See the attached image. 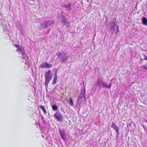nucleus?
Returning <instances> with one entry per match:
<instances>
[{"label": "nucleus", "mask_w": 147, "mask_h": 147, "mask_svg": "<svg viewBox=\"0 0 147 147\" xmlns=\"http://www.w3.org/2000/svg\"><path fill=\"white\" fill-rule=\"evenodd\" d=\"M45 77V85L46 87H47L49 83L53 77L52 74L51 70H49L47 72H46Z\"/></svg>", "instance_id": "obj_1"}, {"label": "nucleus", "mask_w": 147, "mask_h": 147, "mask_svg": "<svg viewBox=\"0 0 147 147\" xmlns=\"http://www.w3.org/2000/svg\"><path fill=\"white\" fill-rule=\"evenodd\" d=\"M56 55L62 63H65L68 59V57L67 54L63 52H58Z\"/></svg>", "instance_id": "obj_2"}, {"label": "nucleus", "mask_w": 147, "mask_h": 147, "mask_svg": "<svg viewBox=\"0 0 147 147\" xmlns=\"http://www.w3.org/2000/svg\"><path fill=\"white\" fill-rule=\"evenodd\" d=\"M58 18L59 19V20L63 22L65 25L67 27L69 26V23L67 21L68 19L65 16L63 15V13H62L61 15H59Z\"/></svg>", "instance_id": "obj_3"}, {"label": "nucleus", "mask_w": 147, "mask_h": 147, "mask_svg": "<svg viewBox=\"0 0 147 147\" xmlns=\"http://www.w3.org/2000/svg\"><path fill=\"white\" fill-rule=\"evenodd\" d=\"M86 99L85 91H82L78 98L77 102L78 104H81L83 100H85Z\"/></svg>", "instance_id": "obj_4"}, {"label": "nucleus", "mask_w": 147, "mask_h": 147, "mask_svg": "<svg viewBox=\"0 0 147 147\" xmlns=\"http://www.w3.org/2000/svg\"><path fill=\"white\" fill-rule=\"evenodd\" d=\"M53 116L58 121H61L63 119V116L59 112H57L55 113L53 115Z\"/></svg>", "instance_id": "obj_5"}, {"label": "nucleus", "mask_w": 147, "mask_h": 147, "mask_svg": "<svg viewBox=\"0 0 147 147\" xmlns=\"http://www.w3.org/2000/svg\"><path fill=\"white\" fill-rule=\"evenodd\" d=\"M22 61L24 63L27 68L29 67L28 58V57L25 56L23 57L22 58Z\"/></svg>", "instance_id": "obj_6"}, {"label": "nucleus", "mask_w": 147, "mask_h": 147, "mask_svg": "<svg viewBox=\"0 0 147 147\" xmlns=\"http://www.w3.org/2000/svg\"><path fill=\"white\" fill-rule=\"evenodd\" d=\"M52 66V65L47 63V62H45V63H42L40 66V67L45 68H49L51 67Z\"/></svg>", "instance_id": "obj_7"}, {"label": "nucleus", "mask_w": 147, "mask_h": 147, "mask_svg": "<svg viewBox=\"0 0 147 147\" xmlns=\"http://www.w3.org/2000/svg\"><path fill=\"white\" fill-rule=\"evenodd\" d=\"M98 85L100 87H101L102 86V87L103 88H106L107 87V83L103 81L100 80H98Z\"/></svg>", "instance_id": "obj_8"}, {"label": "nucleus", "mask_w": 147, "mask_h": 147, "mask_svg": "<svg viewBox=\"0 0 147 147\" xmlns=\"http://www.w3.org/2000/svg\"><path fill=\"white\" fill-rule=\"evenodd\" d=\"M17 51L19 54H20L23 56L25 54L24 48L22 47H19L18 49H17Z\"/></svg>", "instance_id": "obj_9"}, {"label": "nucleus", "mask_w": 147, "mask_h": 147, "mask_svg": "<svg viewBox=\"0 0 147 147\" xmlns=\"http://www.w3.org/2000/svg\"><path fill=\"white\" fill-rule=\"evenodd\" d=\"M59 134L62 139L64 140H65L67 138V136L65 134L63 131L61 130L60 129H59Z\"/></svg>", "instance_id": "obj_10"}, {"label": "nucleus", "mask_w": 147, "mask_h": 147, "mask_svg": "<svg viewBox=\"0 0 147 147\" xmlns=\"http://www.w3.org/2000/svg\"><path fill=\"white\" fill-rule=\"evenodd\" d=\"M111 127L113 128L116 131L117 133V135H118L119 129L118 127L116 125L114 122H113L112 125L111 126Z\"/></svg>", "instance_id": "obj_11"}, {"label": "nucleus", "mask_w": 147, "mask_h": 147, "mask_svg": "<svg viewBox=\"0 0 147 147\" xmlns=\"http://www.w3.org/2000/svg\"><path fill=\"white\" fill-rule=\"evenodd\" d=\"M111 30H113V32H116L117 33L119 31L118 27L117 25H116L115 23H113V26L111 28Z\"/></svg>", "instance_id": "obj_12"}, {"label": "nucleus", "mask_w": 147, "mask_h": 147, "mask_svg": "<svg viewBox=\"0 0 147 147\" xmlns=\"http://www.w3.org/2000/svg\"><path fill=\"white\" fill-rule=\"evenodd\" d=\"M48 27L46 22L45 21L41 24L39 26V28L42 30L46 29Z\"/></svg>", "instance_id": "obj_13"}, {"label": "nucleus", "mask_w": 147, "mask_h": 147, "mask_svg": "<svg viewBox=\"0 0 147 147\" xmlns=\"http://www.w3.org/2000/svg\"><path fill=\"white\" fill-rule=\"evenodd\" d=\"M47 26H50L52 25L54 23V21L53 20H49L46 21Z\"/></svg>", "instance_id": "obj_14"}, {"label": "nucleus", "mask_w": 147, "mask_h": 147, "mask_svg": "<svg viewBox=\"0 0 147 147\" xmlns=\"http://www.w3.org/2000/svg\"><path fill=\"white\" fill-rule=\"evenodd\" d=\"M57 72H56L55 74L53 80L52 84L53 85L55 84H56L57 80Z\"/></svg>", "instance_id": "obj_15"}, {"label": "nucleus", "mask_w": 147, "mask_h": 147, "mask_svg": "<svg viewBox=\"0 0 147 147\" xmlns=\"http://www.w3.org/2000/svg\"><path fill=\"white\" fill-rule=\"evenodd\" d=\"M72 4L71 3H69L68 4H65L64 5V7L67 8V9L71 10V8H70V7L71 5Z\"/></svg>", "instance_id": "obj_16"}, {"label": "nucleus", "mask_w": 147, "mask_h": 147, "mask_svg": "<svg viewBox=\"0 0 147 147\" xmlns=\"http://www.w3.org/2000/svg\"><path fill=\"white\" fill-rule=\"evenodd\" d=\"M51 106L53 109V110L54 111H57L58 110V108L57 106L55 105L51 104Z\"/></svg>", "instance_id": "obj_17"}, {"label": "nucleus", "mask_w": 147, "mask_h": 147, "mask_svg": "<svg viewBox=\"0 0 147 147\" xmlns=\"http://www.w3.org/2000/svg\"><path fill=\"white\" fill-rule=\"evenodd\" d=\"M142 22L143 24L147 26V19L144 17H143L142 19Z\"/></svg>", "instance_id": "obj_18"}, {"label": "nucleus", "mask_w": 147, "mask_h": 147, "mask_svg": "<svg viewBox=\"0 0 147 147\" xmlns=\"http://www.w3.org/2000/svg\"><path fill=\"white\" fill-rule=\"evenodd\" d=\"M3 22H4L3 24V23L2 22V25L3 26V27L2 28H3V29L4 30H5V29L7 28V26L6 24H5L7 22L6 21L4 20H3Z\"/></svg>", "instance_id": "obj_19"}, {"label": "nucleus", "mask_w": 147, "mask_h": 147, "mask_svg": "<svg viewBox=\"0 0 147 147\" xmlns=\"http://www.w3.org/2000/svg\"><path fill=\"white\" fill-rule=\"evenodd\" d=\"M68 103H69V105L70 106H73V100L72 99L70 98L69 100H68Z\"/></svg>", "instance_id": "obj_20"}, {"label": "nucleus", "mask_w": 147, "mask_h": 147, "mask_svg": "<svg viewBox=\"0 0 147 147\" xmlns=\"http://www.w3.org/2000/svg\"><path fill=\"white\" fill-rule=\"evenodd\" d=\"M40 107L43 111L46 114V111L44 106L42 105H40Z\"/></svg>", "instance_id": "obj_21"}, {"label": "nucleus", "mask_w": 147, "mask_h": 147, "mask_svg": "<svg viewBox=\"0 0 147 147\" xmlns=\"http://www.w3.org/2000/svg\"><path fill=\"white\" fill-rule=\"evenodd\" d=\"M141 68L147 70V63L142 65L141 67Z\"/></svg>", "instance_id": "obj_22"}, {"label": "nucleus", "mask_w": 147, "mask_h": 147, "mask_svg": "<svg viewBox=\"0 0 147 147\" xmlns=\"http://www.w3.org/2000/svg\"><path fill=\"white\" fill-rule=\"evenodd\" d=\"M112 85V83L111 82L109 83V86L107 85V87L106 88H111V85Z\"/></svg>", "instance_id": "obj_23"}, {"label": "nucleus", "mask_w": 147, "mask_h": 147, "mask_svg": "<svg viewBox=\"0 0 147 147\" xmlns=\"http://www.w3.org/2000/svg\"><path fill=\"white\" fill-rule=\"evenodd\" d=\"M143 55L144 57V59L146 60H147V57L145 55H144L143 54Z\"/></svg>", "instance_id": "obj_24"}, {"label": "nucleus", "mask_w": 147, "mask_h": 147, "mask_svg": "<svg viewBox=\"0 0 147 147\" xmlns=\"http://www.w3.org/2000/svg\"><path fill=\"white\" fill-rule=\"evenodd\" d=\"M19 30L21 33L22 34L23 33V30H22V29H19Z\"/></svg>", "instance_id": "obj_25"}, {"label": "nucleus", "mask_w": 147, "mask_h": 147, "mask_svg": "<svg viewBox=\"0 0 147 147\" xmlns=\"http://www.w3.org/2000/svg\"><path fill=\"white\" fill-rule=\"evenodd\" d=\"M15 46L16 47L18 48H19V47H20L18 45H15Z\"/></svg>", "instance_id": "obj_26"}, {"label": "nucleus", "mask_w": 147, "mask_h": 147, "mask_svg": "<svg viewBox=\"0 0 147 147\" xmlns=\"http://www.w3.org/2000/svg\"><path fill=\"white\" fill-rule=\"evenodd\" d=\"M62 13H63V12H61V14H60V15H61V14ZM59 15H60V14H59Z\"/></svg>", "instance_id": "obj_27"}, {"label": "nucleus", "mask_w": 147, "mask_h": 147, "mask_svg": "<svg viewBox=\"0 0 147 147\" xmlns=\"http://www.w3.org/2000/svg\"><path fill=\"white\" fill-rule=\"evenodd\" d=\"M50 30H51V29H49V31Z\"/></svg>", "instance_id": "obj_28"}, {"label": "nucleus", "mask_w": 147, "mask_h": 147, "mask_svg": "<svg viewBox=\"0 0 147 147\" xmlns=\"http://www.w3.org/2000/svg\"><path fill=\"white\" fill-rule=\"evenodd\" d=\"M42 136L43 138H44V136Z\"/></svg>", "instance_id": "obj_29"}]
</instances>
